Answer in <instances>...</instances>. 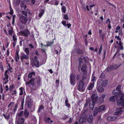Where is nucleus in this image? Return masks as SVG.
Instances as JSON below:
<instances>
[{
    "instance_id": "nucleus-7",
    "label": "nucleus",
    "mask_w": 124,
    "mask_h": 124,
    "mask_svg": "<svg viewBox=\"0 0 124 124\" xmlns=\"http://www.w3.org/2000/svg\"><path fill=\"white\" fill-rule=\"evenodd\" d=\"M25 121V119L23 117H16V123L17 124H23Z\"/></svg>"
},
{
    "instance_id": "nucleus-13",
    "label": "nucleus",
    "mask_w": 124,
    "mask_h": 124,
    "mask_svg": "<svg viewBox=\"0 0 124 124\" xmlns=\"http://www.w3.org/2000/svg\"><path fill=\"white\" fill-rule=\"evenodd\" d=\"M75 78L74 76L72 74H71L70 75V81L71 85L73 86L75 84Z\"/></svg>"
},
{
    "instance_id": "nucleus-45",
    "label": "nucleus",
    "mask_w": 124,
    "mask_h": 124,
    "mask_svg": "<svg viewBox=\"0 0 124 124\" xmlns=\"http://www.w3.org/2000/svg\"><path fill=\"white\" fill-rule=\"evenodd\" d=\"M96 79V77L93 75H92V78L91 81L92 83L94 82L95 81Z\"/></svg>"
},
{
    "instance_id": "nucleus-14",
    "label": "nucleus",
    "mask_w": 124,
    "mask_h": 124,
    "mask_svg": "<svg viewBox=\"0 0 124 124\" xmlns=\"http://www.w3.org/2000/svg\"><path fill=\"white\" fill-rule=\"evenodd\" d=\"M34 62L32 63V64L37 67L39 66V62L38 61L37 58L36 56L34 57Z\"/></svg>"
},
{
    "instance_id": "nucleus-3",
    "label": "nucleus",
    "mask_w": 124,
    "mask_h": 124,
    "mask_svg": "<svg viewBox=\"0 0 124 124\" xmlns=\"http://www.w3.org/2000/svg\"><path fill=\"white\" fill-rule=\"evenodd\" d=\"M88 115V113H86V111H85L81 116L79 120V123L80 124H82L85 122Z\"/></svg>"
},
{
    "instance_id": "nucleus-34",
    "label": "nucleus",
    "mask_w": 124,
    "mask_h": 124,
    "mask_svg": "<svg viewBox=\"0 0 124 124\" xmlns=\"http://www.w3.org/2000/svg\"><path fill=\"white\" fill-rule=\"evenodd\" d=\"M24 51L25 52L26 54L29 56L30 54L29 48H25L24 49Z\"/></svg>"
},
{
    "instance_id": "nucleus-30",
    "label": "nucleus",
    "mask_w": 124,
    "mask_h": 124,
    "mask_svg": "<svg viewBox=\"0 0 124 124\" xmlns=\"http://www.w3.org/2000/svg\"><path fill=\"white\" fill-rule=\"evenodd\" d=\"M26 12L24 11H22V13L23 15L27 17V13L29 12V10L28 9H27L26 10Z\"/></svg>"
},
{
    "instance_id": "nucleus-23",
    "label": "nucleus",
    "mask_w": 124,
    "mask_h": 124,
    "mask_svg": "<svg viewBox=\"0 0 124 124\" xmlns=\"http://www.w3.org/2000/svg\"><path fill=\"white\" fill-rule=\"evenodd\" d=\"M87 68V66L85 64H84L83 65L81 68V70L82 72H86V69Z\"/></svg>"
},
{
    "instance_id": "nucleus-63",
    "label": "nucleus",
    "mask_w": 124,
    "mask_h": 124,
    "mask_svg": "<svg viewBox=\"0 0 124 124\" xmlns=\"http://www.w3.org/2000/svg\"><path fill=\"white\" fill-rule=\"evenodd\" d=\"M110 69H111V70H113V69H114V65H112L110 66Z\"/></svg>"
},
{
    "instance_id": "nucleus-17",
    "label": "nucleus",
    "mask_w": 124,
    "mask_h": 124,
    "mask_svg": "<svg viewBox=\"0 0 124 124\" xmlns=\"http://www.w3.org/2000/svg\"><path fill=\"white\" fill-rule=\"evenodd\" d=\"M8 34L9 35L12 36V34L14 33V32L13 30V28L12 27H11L8 29Z\"/></svg>"
},
{
    "instance_id": "nucleus-2",
    "label": "nucleus",
    "mask_w": 124,
    "mask_h": 124,
    "mask_svg": "<svg viewBox=\"0 0 124 124\" xmlns=\"http://www.w3.org/2000/svg\"><path fill=\"white\" fill-rule=\"evenodd\" d=\"M122 86L119 85L116 88V90L113 91L112 92L113 94H115L119 97H122L123 95V93L121 91Z\"/></svg>"
},
{
    "instance_id": "nucleus-60",
    "label": "nucleus",
    "mask_w": 124,
    "mask_h": 124,
    "mask_svg": "<svg viewBox=\"0 0 124 124\" xmlns=\"http://www.w3.org/2000/svg\"><path fill=\"white\" fill-rule=\"evenodd\" d=\"M120 65L119 66H116V65H114V69H117L119 67Z\"/></svg>"
},
{
    "instance_id": "nucleus-21",
    "label": "nucleus",
    "mask_w": 124,
    "mask_h": 124,
    "mask_svg": "<svg viewBox=\"0 0 124 124\" xmlns=\"http://www.w3.org/2000/svg\"><path fill=\"white\" fill-rule=\"evenodd\" d=\"M23 114V111L19 110L17 113L16 117H21Z\"/></svg>"
},
{
    "instance_id": "nucleus-64",
    "label": "nucleus",
    "mask_w": 124,
    "mask_h": 124,
    "mask_svg": "<svg viewBox=\"0 0 124 124\" xmlns=\"http://www.w3.org/2000/svg\"><path fill=\"white\" fill-rule=\"evenodd\" d=\"M115 38H117L118 40L120 41L121 40V39L120 38L119 36H116L115 37Z\"/></svg>"
},
{
    "instance_id": "nucleus-59",
    "label": "nucleus",
    "mask_w": 124,
    "mask_h": 124,
    "mask_svg": "<svg viewBox=\"0 0 124 124\" xmlns=\"http://www.w3.org/2000/svg\"><path fill=\"white\" fill-rule=\"evenodd\" d=\"M24 102V100H23L21 101V106L22 107H23V104Z\"/></svg>"
},
{
    "instance_id": "nucleus-18",
    "label": "nucleus",
    "mask_w": 124,
    "mask_h": 124,
    "mask_svg": "<svg viewBox=\"0 0 124 124\" xmlns=\"http://www.w3.org/2000/svg\"><path fill=\"white\" fill-rule=\"evenodd\" d=\"M82 79L81 80L84 82L87 83L88 82L89 79V78H87L85 75H83L82 76Z\"/></svg>"
},
{
    "instance_id": "nucleus-50",
    "label": "nucleus",
    "mask_w": 124,
    "mask_h": 124,
    "mask_svg": "<svg viewBox=\"0 0 124 124\" xmlns=\"http://www.w3.org/2000/svg\"><path fill=\"white\" fill-rule=\"evenodd\" d=\"M3 115L6 119H9V116H7L5 114H3Z\"/></svg>"
},
{
    "instance_id": "nucleus-26",
    "label": "nucleus",
    "mask_w": 124,
    "mask_h": 124,
    "mask_svg": "<svg viewBox=\"0 0 124 124\" xmlns=\"http://www.w3.org/2000/svg\"><path fill=\"white\" fill-rule=\"evenodd\" d=\"M94 82L90 84L88 89L89 90H92L94 87Z\"/></svg>"
},
{
    "instance_id": "nucleus-9",
    "label": "nucleus",
    "mask_w": 124,
    "mask_h": 124,
    "mask_svg": "<svg viewBox=\"0 0 124 124\" xmlns=\"http://www.w3.org/2000/svg\"><path fill=\"white\" fill-rule=\"evenodd\" d=\"M19 20L21 23L24 24H25L28 20L27 17L22 15L20 16Z\"/></svg>"
},
{
    "instance_id": "nucleus-5",
    "label": "nucleus",
    "mask_w": 124,
    "mask_h": 124,
    "mask_svg": "<svg viewBox=\"0 0 124 124\" xmlns=\"http://www.w3.org/2000/svg\"><path fill=\"white\" fill-rule=\"evenodd\" d=\"M89 103V105L90 109H93L94 107V103H93V102L92 100H89L88 99L85 104L84 107H86Z\"/></svg>"
},
{
    "instance_id": "nucleus-4",
    "label": "nucleus",
    "mask_w": 124,
    "mask_h": 124,
    "mask_svg": "<svg viewBox=\"0 0 124 124\" xmlns=\"http://www.w3.org/2000/svg\"><path fill=\"white\" fill-rule=\"evenodd\" d=\"M84 83L82 80H80L78 84V90L83 91L84 90Z\"/></svg>"
},
{
    "instance_id": "nucleus-31",
    "label": "nucleus",
    "mask_w": 124,
    "mask_h": 124,
    "mask_svg": "<svg viewBox=\"0 0 124 124\" xmlns=\"http://www.w3.org/2000/svg\"><path fill=\"white\" fill-rule=\"evenodd\" d=\"M105 95H102L101 97L99 98V102L100 103H103L104 101V100L103 99L105 97Z\"/></svg>"
},
{
    "instance_id": "nucleus-58",
    "label": "nucleus",
    "mask_w": 124,
    "mask_h": 124,
    "mask_svg": "<svg viewBox=\"0 0 124 124\" xmlns=\"http://www.w3.org/2000/svg\"><path fill=\"white\" fill-rule=\"evenodd\" d=\"M62 23L65 26H66V23L65 21H64L62 22Z\"/></svg>"
},
{
    "instance_id": "nucleus-20",
    "label": "nucleus",
    "mask_w": 124,
    "mask_h": 124,
    "mask_svg": "<svg viewBox=\"0 0 124 124\" xmlns=\"http://www.w3.org/2000/svg\"><path fill=\"white\" fill-rule=\"evenodd\" d=\"M29 113L28 110L27 109L24 110V111L23 112V114L25 118H27L29 116Z\"/></svg>"
},
{
    "instance_id": "nucleus-37",
    "label": "nucleus",
    "mask_w": 124,
    "mask_h": 124,
    "mask_svg": "<svg viewBox=\"0 0 124 124\" xmlns=\"http://www.w3.org/2000/svg\"><path fill=\"white\" fill-rule=\"evenodd\" d=\"M37 84L38 86H39L40 85V83L41 81V79L39 77H37Z\"/></svg>"
},
{
    "instance_id": "nucleus-55",
    "label": "nucleus",
    "mask_w": 124,
    "mask_h": 124,
    "mask_svg": "<svg viewBox=\"0 0 124 124\" xmlns=\"http://www.w3.org/2000/svg\"><path fill=\"white\" fill-rule=\"evenodd\" d=\"M63 18L66 20H68L69 19V18L67 14L64 15Z\"/></svg>"
},
{
    "instance_id": "nucleus-19",
    "label": "nucleus",
    "mask_w": 124,
    "mask_h": 124,
    "mask_svg": "<svg viewBox=\"0 0 124 124\" xmlns=\"http://www.w3.org/2000/svg\"><path fill=\"white\" fill-rule=\"evenodd\" d=\"M97 94L96 92H94L92 93V96L91 99L92 101H93L94 103V101L95 100L96 98Z\"/></svg>"
},
{
    "instance_id": "nucleus-12",
    "label": "nucleus",
    "mask_w": 124,
    "mask_h": 124,
    "mask_svg": "<svg viewBox=\"0 0 124 124\" xmlns=\"http://www.w3.org/2000/svg\"><path fill=\"white\" fill-rule=\"evenodd\" d=\"M8 70H6L5 72L4 77L3 78V80L4 81V83L5 84H6L8 82Z\"/></svg>"
},
{
    "instance_id": "nucleus-16",
    "label": "nucleus",
    "mask_w": 124,
    "mask_h": 124,
    "mask_svg": "<svg viewBox=\"0 0 124 124\" xmlns=\"http://www.w3.org/2000/svg\"><path fill=\"white\" fill-rule=\"evenodd\" d=\"M122 112V108H116V111L115 112V115H120Z\"/></svg>"
},
{
    "instance_id": "nucleus-40",
    "label": "nucleus",
    "mask_w": 124,
    "mask_h": 124,
    "mask_svg": "<svg viewBox=\"0 0 124 124\" xmlns=\"http://www.w3.org/2000/svg\"><path fill=\"white\" fill-rule=\"evenodd\" d=\"M97 90L100 93H101L104 91L103 88L101 87H99L97 88Z\"/></svg>"
},
{
    "instance_id": "nucleus-52",
    "label": "nucleus",
    "mask_w": 124,
    "mask_h": 124,
    "mask_svg": "<svg viewBox=\"0 0 124 124\" xmlns=\"http://www.w3.org/2000/svg\"><path fill=\"white\" fill-rule=\"evenodd\" d=\"M78 61H79V65H80L82 63V60L81 58H79L78 59Z\"/></svg>"
},
{
    "instance_id": "nucleus-27",
    "label": "nucleus",
    "mask_w": 124,
    "mask_h": 124,
    "mask_svg": "<svg viewBox=\"0 0 124 124\" xmlns=\"http://www.w3.org/2000/svg\"><path fill=\"white\" fill-rule=\"evenodd\" d=\"M45 12V10L43 9H41L40 11V13L39 14V16L40 18L44 14Z\"/></svg>"
},
{
    "instance_id": "nucleus-1",
    "label": "nucleus",
    "mask_w": 124,
    "mask_h": 124,
    "mask_svg": "<svg viewBox=\"0 0 124 124\" xmlns=\"http://www.w3.org/2000/svg\"><path fill=\"white\" fill-rule=\"evenodd\" d=\"M25 103L27 105L28 108L30 109H32L34 108L33 105V101L31 98V96L28 95L26 97Z\"/></svg>"
},
{
    "instance_id": "nucleus-44",
    "label": "nucleus",
    "mask_w": 124,
    "mask_h": 124,
    "mask_svg": "<svg viewBox=\"0 0 124 124\" xmlns=\"http://www.w3.org/2000/svg\"><path fill=\"white\" fill-rule=\"evenodd\" d=\"M68 100H66L65 101V105L68 107H69L70 106V105L69 103H68Z\"/></svg>"
},
{
    "instance_id": "nucleus-6",
    "label": "nucleus",
    "mask_w": 124,
    "mask_h": 124,
    "mask_svg": "<svg viewBox=\"0 0 124 124\" xmlns=\"http://www.w3.org/2000/svg\"><path fill=\"white\" fill-rule=\"evenodd\" d=\"M123 95L122 97H119V100L118 101L117 104L119 106H122L123 107L124 106V94H123Z\"/></svg>"
},
{
    "instance_id": "nucleus-24",
    "label": "nucleus",
    "mask_w": 124,
    "mask_h": 124,
    "mask_svg": "<svg viewBox=\"0 0 124 124\" xmlns=\"http://www.w3.org/2000/svg\"><path fill=\"white\" fill-rule=\"evenodd\" d=\"M118 96L116 95L115 96H113L112 97H111L109 99V100L111 102H114L115 101V99H117V97H118Z\"/></svg>"
},
{
    "instance_id": "nucleus-8",
    "label": "nucleus",
    "mask_w": 124,
    "mask_h": 124,
    "mask_svg": "<svg viewBox=\"0 0 124 124\" xmlns=\"http://www.w3.org/2000/svg\"><path fill=\"white\" fill-rule=\"evenodd\" d=\"M19 33L22 36L27 37L30 34V32L28 30L26 29L24 30L20 31Z\"/></svg>"
},
{
    "instance_id": "nucleus-53",
    "label": "nucleus",
    "mask_w": 124,
    "mask_h": 124,
    "mask_svg": "<svg viewBox=\"0 0 124 124\" xmlns=\"http://www.w3.org/2000/svg\"><path fill=\"white\" fill-rule=\"evenodd\" d=\"M102 45H101L100 47V48L99 49L98 54H100L102 51Z\"/></svg>"
},
{
    "instance_id": "nucleus-56",
    "label": "nucleus",
    "mask_w": 124,
    "mask_h": 124,
    "mask_svg": "<svg viewBox=\"0 0 124 124\" xmlns=\"http://www.w3.org/2000/svg\"><path fill=\"white\" fill-rule=\"evenodd\" d=\"M104 73H101L100 77L101 78H104Z\"/></svg>"
},
{
    "instance_id": "nucleus-32",
    "label": "nucleus",
    "mask_w": 124,
    "mask_h": 124,
    "mask_svg": "<svg viewBox=\"0 0 124 124\" xmlns=\"http://www.w3.org/2000/svg\"><path fill=\"white\" fill-rule=\"evenodd\" d=\"M22 9L24 10L26 8V5L24 2H22L21 4Z\"/></svg>"
},
{
    "instance_id": "nucleus-43",
    "label": "nucleus",
    "mask_w": 124,
    "mask_h": 124,
    "mask_svg": "<svg viewBox=\"0 0 124 124\" xmlns=\"http://www.w3.org/2000/svg\"><path fill=\"white\" fill-rule=\"evenodd\" d=\"M62 11L64 13H65L66 11V7L64 6H63L61 8Z\"/></svg>"
},
{
    "instance_id": "nucleus-42",
    "label": "nucleus",
    "mask_w": 124,
    "mask_h": 124,
    "mask_svg": "<svg viewBox=\"0 0 124 124\" xmlns=\"http://www.w3.org/2000/svg\"><path fill=\"white\" fill-rule=\"evenodd\" d=\"M47 44L46 45V46H53V42H47Z\"/></svg>"
},
{
    "instance_id": "nucleus-57",
    "label": "nucleus",
    "mask_w": 124,
    "mask_h": 124,
    "mask_svg": "<svg viewBox=\"0 0 124 124\" xmlns=\"http://www.w3.org/2000/svg\"><path fill=\"white\" fill-rule=\"evenodd\" d=\"M111 70V69H110V67H107L105 69V70H106V71H109L110 70Z\"/></svg>"
},
{
    "instance_id": "nucleus-33",
    "label": "nucleus",
    "mask_w": 124,
    "mask_h": 124,
    "mask_svg": "<svg viewBox=\"0 0 124 124\" xmlns=\"http://www.w3.org/2000/svg\"><path fill=\"white\" fill-rule=\"evenodd\" d=\"M93 119V116L92 115H90L88 119V122L89 123H91Z\"/></svg>"
},
{
    "instance_id": "nucleus-36",
    "label": "nucleus",
    "mask_w": 124,
    "mask_h": 124,
    "mask_svg": "<svg viewBox=\"0 0 124 124\" xmlns=\"http://www.w3.org/2000/svg\"><path fill=\"white\" fill-rule=\"evenodd\" d=\"M98 112V111L97 108V107H95L93 111V116H96Z\"/></svg>"
},
{
    "instance_id": "nucleus-61",
    "label": "nucleus",
    "mask_w": 124,
    "mask_h": 124,
    "mask_svg": "<svg viewBox=\"0 0 124 124\" xmlns=\"http://www.w3.org/2000/svg\"><path fill=\"white\" fill-rule=\"evenodd\" d=\"M95 6L94 5H91L90 6V11L92 10V8L94 6Z\"/></svg>"
},
{
    "instance_id": "nucleus-41",
    "label": "nucleus",
    "mask_w": 124,
    "mask_h": 124,
    "mask_svg": "<svg viewBox=\"0 0 124 124\" xmlns=\"http://www.w3.org/2000/svg\"><path fill=\"white\" fill-rule=\"evenodd\" d=\"M35 73L33 72H31L28 75V77L29 78H31L32 77L33 75H34Z\"/></svg>"
},
{
    "instance_id": "nucleus-35",
    "label": "nucleus",
    "mask_w": 124,
    "mask_h": 124,
    "mask_svg": "<svg viewBox=\"0 0 124 124\" xmlns=\"http://www.w3.org/2000/svg\"><path fill=\"white\" fill-rule=\"evenodd\" d=\"M16 62H18V59L19 60V55L18 54V52L17 51H16Z\"/></svg>"
},
{
    "instance_id": "nucleus-62",
    "label": "nucleus",
    "mask_w": 124,
    "mask_h": 124,
    "mask_svg": "<svg viewBox=\"0 0 124 124\" xmlns=\"http://www.w3.org/2000/svg\"><path fill=\"white\" fill-rule=\"evenodd\" d=\"M29 46L30 48L31 49L33 48H34L33 46L32 45V44H30L29 45Z\"/></svg>"
},
{
    "instance_id": "nucleus-11",
    "label": "nucleus",
    "mask_w": 124,
    "mask_h": 124,
    "mask_svg": "<svg viewBox=\"0 0 124 124\" xmlns=\"http://www.w3.org/2000/svg\"><path fill=\"white\" fill-rule=\"evenodd\" d=\"M108 83V81L107 80H99L98 81L97 84L100 85H101L103 87L107 85Z\"/></svg>"
},
{
    "instance_id": "nucleus-15",
    "label": "nucleus",
    "mask_w": 124,
    "mask_h": 124,
    "mask_svg": "<svg viewBox=\"0 0 124 124\" xmlns=\"http://www.w3.org/2000/svg\"><path fill=\"white\" fill-rule=\"evenodd\" d=\"M34 80V78H32L28 82L26 83V84L28 85L30 84L31 85L34 87L35 85Z\"/></svg>"
},
{
    "instance_id": "nucleus-39",
    "label": "nucleus",
    "mask_w": 124,
    "mask_h": 124,
    "mask_svg": "<svg viewBox=\"0 0 124 124\" xmlns=\"http://www.w3.org/2000/svg\"><path fill=\"white\" fill-rule=\"evenodd\" d=\"M17 36L14 33L13 35V40L14 41L15 43L16 42V40H17Z\"/></svg>"
},
{
    "instance_id": "nucleus-38",
    "label": "nucleus",
    "mask_w": 124,
    "mask_h": 124,
    "mask_svg": "<svg viewBox=\"0 0 124 124\" xmlns=\"http://www.w3.org/2000/svg\"><path fill=\"white\" fill-rule=\"evenodd\" d=\"M51 120L50 118L48 117L47 118L45 117L44 118V120L46 123H49V121Z\"/></svg>"
},
{
    "instance_id": "nucleus-49",
    "label": "nucleus",
    "mask_w": 124,
    "mask_h": 124,
    "mask_svg": "<svg viewBox=\"0 0 124 124\" xmlns=\"http://www.w3.org/2000/svg\"><path fill=\"white\" fill-rule=\"evenodd\" d=\"M20 2V0H16L14 2V3L15 5H17L19 4Z\"/></svg>"
},
{
    "instance_id": "nucleus-10",
    "label": "nucleus",
    "mask_w": 124,
    "mask_h": 124,
    "mask_svg": "<svg viewBox=\"0 0 124 124\" xmlns=\"http://www.w3.org/2000/svg\"><path fill=\"white\" fill-rule=\"evenodd\" d=\"M20 58L21 62H23L24 60H27L29 59V56L25 54L24 53H22L21 54Z\"/></svg>"
},
{
    "instance_id": "nucleus-28",
    "label": "nucleus",
    "mask_w": 124,
    "mask_h": 124,
    "mask_svg": "<svg viewBox=\"0 0 124 124\" xmlns=\"http://www.w3.org/2000/svg\"><path fill=\"white\" fill-rule=\"evenodd\" d=\"M19 95H22L23 94V91L24 90V89L22 87H21L19 89Z\"/></svg>"
},
{
    "instance_id": "nucleus-25",
    "label": "nucleus",
    "mask_w": 124,
    "mask_h": 124,
    "mask_svg": "<svg viewBox=\"0 0 124 124\" xmlns=\"http://www.w3.org/2000/svg\"><path fill=\"white\" fill-rule=\"evenodd\" d=\"M105 110V107L104 105H102L100 106L98 109V111L99 112H102L104 111Z\"/></svg>"
},
{
    "instance_id": "nucleus-47",
    "label": "nucleus",
    "mask_w": 124,
    "mask_h": 124,
    "mask_svg": "<svg viewBox=\"0 0 124 124\" xmlns=\"http://www.w3.org/2000/svg\"><path fill=\"white\" fill-rule=\"evenodd\" d=\"M44 107L42 105H41L39 107V108L38 110V112H40V110L42 109H43L44 108Z\"/></svg>"
},
{
    "instance_id": "nucleus-51",
    "label": "nucleus",
    "mask_w": 124,
    "mask_h": 124,
    "mask_svg": "<svg viewBox=\"0 0 124 124\" xmlns=\"http://www.w3.org/2000/svg\"><path fill=\"white\" fill-rule=\"evenodd\" d=\"M76 53L79 54H81L82 53V51L80 49H77L76 51Z\"/></svg>"
},
{
    "instance_id": "nucleus-54",
    "label": "nucleus",
    "mask_w": 124,
    "mask_h": 124,
    "mask_svg": "<svg viewBox=\"0 0 124 124\" xmlns=\"http://www.w3.org/2000/svg\"><path fill=\"white\" fill-rule=\"evenodd\" d=\"M14 88V86L13 85H10L9 87V91L11 92L12 90Z\"/></svg>"
},
{
    "instance_id": "nucleus-46",
    "label": "nucleus",
    "mask_w": 124,
    "mask_h": 124,
    "mask_svg": "<svg viewBox=\"0 0 124 124\" xmlns=\"http://www.w3.org/2000/svg\"><path fill=\"white\" fill-rule=\"evenodd\" d=\"M18 106V104H16L15 105V106H14V108L13 109V111L14 112H16V110H17V107Z\"/></svg>"
},
{
    "instance_id": "nucleus-29",
    "label": "nucleus",
    "mask_w": 124,
    "mask_h": 124,
    "mask_svg": "<svg viewBox=\"0 0 124 124\" xmlns=\"http://www.w3.org/2000/svg\"><path fill=\"white\" fill-rule=\"evenodd\" d=\"M14 102H12L10 103L8 105V107L9 108L10 107H11V108H10V109L11 110H12L14 108Z\"/></svg>"
},
{
    "instance_id": "nucleus-22",
    "label": "nucleus",
    "mask_w": 124,
    "mask_h": 124,
    "mask_svg": "<svg viewBox=\"0 0 124 124\" xmlns=\"http://www.w3.org/2000/svg\"><path fill=\"white\" fill-rule=\"evenodd\" d=\"M116 119V117L114 116H109L107 118L108 120L109 121H112L115 120Z\"/></svg>"
},
{
    "instance_id": "nucleus-48",
    "label": "nucleus",
    "mask_w": 124,
    "mask_h": 124,
    "mask_svg": "<svg viewBox=\"0 0 124 124\" xmlns=\"http://www.w3.org/2000/svg\"><path fill=\"white\" fill-rule=\"evenodd\" d=\"M11 93L12 95H15L17 93V91L16 90H14L13 91H11Z\"/></svg>"
}]
</instances>
